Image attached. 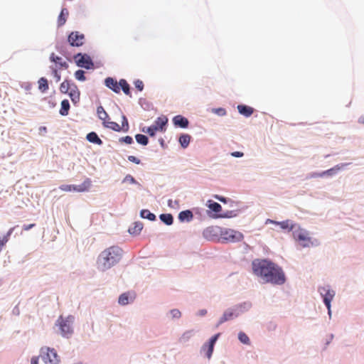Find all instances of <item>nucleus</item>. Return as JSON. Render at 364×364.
Instances as JSON below:
<instances>
[{
    "instance_id": "nucleus-1",
    "label": "nucleus",
    "mask_w": 364,
    "mask_h": 364,
    "mask_svg": "<svg viewBox=\"0 0 364 364\" xmlns=\"http://www.w3.org/2000/svg\"><path fill=\"white\" fill-rule=\"evenodd\" d=\"M254 275L264 284L281 286L286 283L287 277L282 267L269 258H256L251 262Z\"/></svg>"
},
{
    "instance_id": "nucleus-2",
    "label": "nucleus",
    "mask_w": 364,
    "mask_h": 364,
    "mask_svg": "<svg viewBox=\"0 0 364 364\" xmlns=\"http://www.w3.org/2000/svg\"><path fill=\"white\" fill-rule=\"evenodd\" d=\"M122 252V249L118 246H112L102 252L97 259L99 268L102 271L110 269L119 262Z\"/></svg>"
},
{
    "instance_id": "nucleus-3",
    "label": "nucleus",
    "mask_w": 364,
    "mask_h": 364,
    "mask_svg": "<svg viewBox=\"0 0 364 364\" xmlns=\"http://www.w3.org/2000/svg\"><path fill=\"white\" fill-rule=\"evenodd\" d=\"M252 303L246 301L237 304L224 311L223 315L217 322L215 327L218 328L225 322L233 320L240 316L243 313L248 311L252 308Z\"/></svg>"
},
{
    "instance_id": "nucleus-4",
    "label": "nucleus",
    "mask_w": 364,
    "mask_h": 364,
    "mask_svg": "<svg viewBox=\"0 0 364 364\" xmlns=\"http://www.w3.org/2000/svg\"><path fill=\"white\" fill-rule=\"evenodd\" d=\"M75 321V316L68 315L67 317L60 316L55 321V325L58 327L60 334L62 337L70 338L73 333V323Z\"/></svg>"
},
{
    "instance_id": "nucleus-5",
    "label": "nucleus",
    "mask_w": 364,
    "mask_h": 364,
    "mask_svg": "<svg viewBox=\"0 0 364 364\" xmlns=\"http://www.w3.org/2000/svg\"><path fill=\"white\" fill-rule=\"evenodd\" d=\"M294 239L297 241L302 247H318L320 242L318 239L309 235V231L298 226L297 231L294 232Z\"/></svg>"
},
{
    "instance_id": "nucleus-6",
    "label": "nucleus",
    "mask_w": 364,
    "mask_h": 364,
    "mask_svg": "<svg viewBox=\"0 0 364 364\" xmlns=\"http://www.w3.org/2000/svg\"><path fill=\"white\" fill-rule=\"evenodd\" d=\"M40 356L45 364H59L60 358L57 350L50 347L43 346L40 349Z\"/></svg>"
},
{
    "instance_id": "nucleus-7",
    "label": "nucleus",
    "mask_w": 364,
    "mask_h": 364,
    "mask_svg": "<svg viewBox=\"0 0 364 364\" xmlns=\"http://www.w3.org/2000/svg\"><path fill=\"white\" fill-rule=\"evenodd\" d=\"M244 235L240 231L234 229L223 228L220 242L221 243H235L242 241Z\"/></svg>"
},
{
    "instance_id": "nucleus-8",
    "label": "nucleus",
    "mask_w": 364,
    "mask_h": 364,
    "mask_svg": "<svg viewBox=\"0 0 364 364\" xmlns=\"http://www.w3.org/2000/svg\"><path fill=\"white\" fill-rule=\"evenodd\" d=\"M92 186V181L87 178L82 183L76 184H61L59 189L66 192L84 193L87 192Z\"/></svg>"
},
{
    "instance_id": "nucleus-9",
    "label": "nucleus",
    "mask_w": 364,
    "mask_h": 364,
    "mask_svg": "<svg viewBox=\"0 0 364 364\" xmlns=\"http://www.w3.org/2000/svg\"><path fill=\"white\" fill-rule=\"evenodd\" d=\"M76 65L86 70H95V63L90 55L86 53L79 52L74 55Z\"/></svg>"
},
{
    "instance_id": "nucleus-10",
    "label": "nucleus",
    "mask_w": 364,
    "mask_h": 364,
    "mask_svg": "<svg viewBox=\"0 0 364 364\" xmlns=\"http://www.w3.org/2000/svg\"><path fill=\"white\" fill-rule=\"evenodd\" d=\"M205 205L208 208L206 210V214L210 218L221 219L223 211L222 205L219 203L209 199L206 201Z\"/></svg>"
},
{
    "instance_id": "nucleus-11",
    "label": "nucleus",
    "mask_w": 364,
    "mask_h": 364,
    "mask_svg": "<svg viewBox=\"0 0 364 364\" xmlns=\"http://www.w3.org/2000/svg\"><path fill=\"white\" fill-rule=\"evenodd\" d=\"M222 227L220 226H210L206 228L203 231V237L209 241H220V236L222 232Z\"/></svg>"
},
{
    "instance_id": "nucleus-12",
    "label": "nucleus",
    "mask_w": 364,
    "mask_h": 364,
    "mask_svg": "<svg viewBox=\"0 0 364 364\" xmlns=\"http://www.w3.org/2000/svg\"><path fill=\"white\" fill-rule=\"evenodd\" d=\"M85 36L77 31L70 32L67 36V41L72 47H80L85 44Z\"/></svg>"
},
{
    "instance_id": "nucleus-13",
    "label": "nucleus",
    "mask_w": 364,
    "mask_h": 364,
    "mask_svg": "<svg viewBox=\"0 0 364 364\" xmlns=\"http://www.w3.org/2000/svg\"><path fill=\"white\" fill-rule=\"evenodd\" d=\"M318 292L322 299L323 304L330 306L336 295V291L331 288L330 285L318 287Z\"/></svg>"
},
{
    "instance_id": "nucleus-14",
    "label": "nucleus",
    "mask_w": 364,
    "mask_h": 364,
    "mask_svg": "<svg viewBox=\"0 0 364 364\" xmlns=\"http://www.w3.org/2000/svg\"><path fill=\"white\" fill-rule=\"evenodd\" d=\"M70 87L68 93V95L70 97L73 104L75 106H77L80 100V91L78 89L77 85L73 81L69 85Z\"/></svg>"
},
{
    "instance_id": "nucleus-15",
    "label": "nucleus",
    "mask_w": 364,
    "mask_h": 364,
    "mask_svg": "<svg viewBox=\"0 0 364 364\" xmlns=\"http://www.w3.org/2000/svg\"><path fill=\"white\" fill-rule=\"evenodd\" d=\"M136 298V294L133 291L123 292L118 297V304L121 306H125L132 303Z\"/></svg>"
},
{
    "instance_id": "nucleus-16",
    "label": "nucleus",
    "mask_w": 364,
    "mask_h": 364,
    "mask_svg": "<svg viewBox=\"0 0 364 364\" xmlns=\"http://www.w3.org/2000/svg\"><path fill=\"white\" fill-rule=\"evenodd\" d=\"M172 124L175 128L187 129L189 127L190 122L183 115L177 114L172 118Z\"/></svg>"
},
{
    "instance_id": "nucleus-17",
    "label": "nucleus",
    "mask_w": 364,
    "mask_h": 364,
    "mask_svg": "<svg viewBox=\"0 0 364 364\" xmlns=\"http://www.w3.org/2000/svg\"><path fill=\"white\" fill-rule=\"evenodd\" d=\"M277 225L279 226V228L284 231L292 232L293 235L294 231H297L298 226H300L299 224L293 222L291 220L279 221L277 223Z\"/></svg>"
},
{
    "instance_id": "nucleus-18",
    "label": "nucleus",
    "mask_w": 364,
    "mask_h": 364,
    "mask_svg": "<svg viewBox=\"0 0 364 364\" xmlns=\"http://www.w3.org/2000/svg\"><path fill=\"white\" fill-rule=\"evenodd\" d=\"M168 119L166 116L162 115L158 117L153 123L156 129V132H165L168 127Z\"/></svg>"
},
{
    "instance_id": "nucleus-19",
    "label": "nucleus",
    "mask_w": 364,
    "mask_h": 364,
    "mask_svg": "<svg viewBox=\"0 0 364 364\" xmlns=\"http://www.w3.org/2000/svg\"><path fill=\"white\" fill-rule=\"evenodd\" d=\"M104 85L114 93H120V88H119V82H117L115 77H107L104 80Z\"/></svg>"
},
{
    "instance_id": "nucleus-20",
    "label": "nucleus",
    "mask_w": 364,
    "mask_h": 364,
    "mask_svg": "<svg viewBox=\"0 0 364 364\" xmlns=\"http://www.w3.org/2000/svg\"><path fill=\"white\" fill-rule=\"evenodd\" d=\"M193 213L191 209H186L181 211L178 215V220L180 223H190L193 219Z\"/></svg>"
},
{
    "instance_id": "nucleus-21",
    "label": "nucleus",
    "mask_w": 364,
    "mask_h": 364,
    "mask_svg": "<svg viewBox=\"0 0 364 364\" xmlns=\"http://www.w3.org/2000/svg\"><path fill=\"white\" fill-rule=\"evenodd\" d=\"M49 60L51 63H55L56 65H58L61 69H68L69 67V65L66 61L63 60L61 57L55 55L54 53H52L50 55Z\"/></svg>"
},
{
    "instance_id": "nucleus-22",
    "label": "nucleus",
    "mask_w": 364,
    "mask_h": 364,
    "mask_svg": "<svg viewBox=\"0 0 364 364\" xmlns=\"http://www.w3.org/2000/svg\"><path fill=\"white\" fill-rule=\"evenodd\" d=\"M237 111L240 114L245 117H250L254 112L255 109L245 104H239L237 106Z\"/></svg>"
},
{
    "instance_id": "nucleus-23",
    "label": "nucleus",
    "mask_w": 364,
    "mask_h": 364,
    "mask_svg": "<svg viewBox=\"0 0 364 364\" xmlns=\"http://www.w3.org/2000/svg\"><path fill=\"white\" fill-rule=\"evenodd\" d=\"M144 228V224L141 221L133 223L128 229V232L132 236L139 235Z\"/></svg>"
},
{
    "instance_id": "nucleus-24",
    "label": "nucleus",
    "mask_w": 364,
    "mask_h": 364,
    "mask_svg": "<svg viewBox=\"0 0 364 364\" xmlns=\"http://www.w3.org/2000/svg\"><path fill=\"white\" fill-rule=\"evenodd\" d=\"M192 136L187 133H181L178 136V141L181 147L183 149H186L191 141Z\"/></svg>"
},
{
    "instance_id": "nucleus-25",
    "label": "nucleus",
    "mask_w": 364,
    "mask_h": 364,
    "mask_svg": "<svg viewBox=\"0 0 364 364\" xmlns=\"http://www.w3.org/2000/svg\"><path fill=\"white\" fill-rule=\"evenodd\" d=\"M85 139L90 143L102 146L103 144L102 140L100 138L97 132L92 131L87 134Z\"/></svg>"
},
{
    "instance_id": "nucleus-26",
    "label": "nucleus",
    "mask_w": 364,
    "mask_h": 364,
    "mask_svg": "<svg viewBox=\"0 0 364 364\" xmlns=\"http://www.w3.org/2000/svg\"><path fill=\"white\" fill-rule=\"evenodd\" d=\"M68 16H69V11H68V9L65 7H62L60 12L58 16L57 24H58V28L61 27L65 24Z\"/></svg>"
},
{
    "instance_id": "nucleus-27",
    "label": "nucleus",
    "mask_w": 364,
    "mask_h": 364,
    "mask_svg": "<svg viewBox=\"0 0 364 364\" xmlns=\"http://www.w3.org/2000/svg\"><path fill=\"white\" fill-rule=\"evenodd\" d=\"M102 124L103 127H105L106 129H109L116 132H122L120 125L115 122L110 121V119H107L105 120H103V122H102Z\"/></svg>"
},
{
    "instance_id": "nucleus-28",
    "label": "nucleus",
    "mask_w": 364,
    "mask_h": 364,
    "mask_svg": "<svg viewBox=\"0 0 364 364\" xmlns=\"http://www.w3.org/2000/svg\"><path fill=\"white\" fill-rule=\"evenodd\" d=\"M119 88H120V91L122 90L126 95L130 97H132L131 91L132 87L125 79L122 78L119 80Z\"/></svg>"
},
{
    "instance_id": "nucleus-29",
    "label": "nucleus",
    "mask_w": 364,
    "mask_h": 364,
    "mask_svg": "<svg viewBox=\"0 0 364 364\" xmlns=\"http://www.w3.org/2000/svg\"><path fill=\"white\" fill-rule=\"evenodd\" d=\"M245 208H239L235 210L223 211L221 218H233L237 217Z\"/></svg>"
},
{
    "instance_id": "nucleus-30",
    "label": "nucleus",
    "mask_w": 364,
    "mask_h": 364,
    "mask_svg": "<svg viewBox=\"0 0 364 364\" xmlns=\"http://www.w3.org/2000/svg\"><path fill=\"white\" fill-rule=\"evenodd\" d=\"M139 216L142 219H146L151 222L156 221L157 220L156 215L154 213L151 212L149 209L146 208L141 209L139 211Z\"/></svg>"
},
{
    "instance_id": "nucleus-31",
    "label": "nucleus",
    "mask_w": 364,
    "mask_h": 364,
    "mask_svg": "<svg viewBox=\"0 0 364 364\" xmlns=\"http://www.w3.org/2000/svg\"><path fill=\"white\" fill-rule=\"evenodd\" d=\"M70 109V104L68 99H64L60 102L59 114L62 117L68 116Z\"/></svg>"
},
{
    "instance_id": "nucleus-32",
    "label": "nucleus",
    "mask_w": 364,
    "mask_h": 364,
    "mask_svg": "<svg viewBox=\"0 0 364 364\" xmlns=\"http://www.w3.org/2000/svg\"><path fill=\"white\" fill-rule=\"evenodd\" d=\"M159 218L161 223L168 226L173 225L174 221L173 215L171 213H161Z\"/></svg>"
},
{
    "instance_id": "nucleus-33",
    "label": "nucleus",
    "mask_w": 364,
    "mask_h": 364,
    "mask_svg": "<svg viewBox=\"0 0 364 364\" xmlns=\"http://www.w3.org/2000/svg\"><path fill=\"white\" fill-rule=\"evenodd\" d=\"M38 90L41 92L45 93L49 89V82L46 77H41L38 80Z\"/></svg>"
},
{
    "instance_id": "nucleus-34",
    "label": "nucleus",
    "mask_w": 364,
    "mask_h": 364,
    "mask_svg": "<svg viewBox=\"0 0 364 364\" xmlns=\"http://www.w3.org/2000/svg\"><path fill=\"white\" fill-rule=\"evenodd\" d=\"M73 82V80L68 77H66L63 82L60 83L59 90L62 94L68 95L70 83Z\"/></svg>"
},
{
    "instance_id": "nucleus-35",
    "label": "nucleus",
    "mask_w": 364,
    "mask_h": 364,
    "mask_svg": "<svg viewBox=\"0 0 364 364\" xmlns=\"http://www.w3.org/2000/svg\"><path fill=\"white\" fill-rule=\"evenodd\" d=\"M134 138L136 141L141 146H146L149 143V136L145 134H135Z\"/></svg>"
},
{
    "instance_id": "nucleus-36",
    "label": "nucleus",
    "mask_w": 364,
    "mask_h": 364,
    "mask_svg": "<svg viewBox=\"0 0 364 364\" xmlns=\"http://www.w3.org/2000/svg\"><path fill=\"white\" fill-rule=\"evenodd\" d=\"M139 129L141 132L147 134L150 137H154L156 134V129L152 124L149 127H140Z\"/></svg>"
},
{
    "instance_id": "nucleus-37",
    "label": "nucleus",
    "mask_w": 364,
    "mask_h": 364,
    "mask_svg": "<svg viewBox=\"0 0 364 364\" xmlns=\"http://www.w3.org/2000/svg\"><path fill=\"white\" fill-rule=\"evenodd\" d=\"M200 351L204 352L205 356L208 359H210L213 356L214 348L213 346H209L207 343H204L201 347Z\"/></svg>"
},
{
    "instance_id": "nucleus-38",
    "label": "nucleus",
    "mask_w": 364,
    "mask_h": 364,
    "mask_svg": "<svg viewBox=\"0 0 364 364\" xmlns=\"http://www.w3.org/2000/svg\"><path fill=\"white\" fill-rule=\"evenodd\" d=\"M237 339L239 340V341L241 343H242L244 345L249 346V345L251 344V341H250V339L249 336L244 331H240L238 333V334H237Z\"/></svg>"
},
{
    "instance_id": "nucleus-39",
    "label": "nucleus",
    "mask_w": 364,
    "mask_h": 364,
    "mask_svg": "<svg viewBox=\"0 0 364 364\" xmlns=\"http://www.w3.org/2000/svg\"><path fill=\"white\" fill-rule=\"evenodd\" d=\"M97 114L100 119L102 122L105 119H110V117L107 112L105 110L104 107L102 105H100L97 107Z\"/></svg>"
},
{
    "instance_id": "nucleus-40",
    "label": "nucleus",
    "mask_w": 364,
    "mask_h": 364,
    "mask_svg": "<svg viewBox=\"0 0 364 364\" xmlns=\"http://www.w3.org/2000/svg\"><path fill=\"white\" fill-rule=\"evenodd\" d=\"M139 105L141 107L146 111L150 110L153 107L151 102L147 101L145 98L140 97L139 99Z\"/></svg>"
},
{
    "instance_id": "nucleus-41",
    "label": "nucleus",
    "mask_w": 364,
    "mask_h": 364,
    "mask_svg": "<svg viewBox=\"0 0 364 364\" xmlns=\"http://www.w3.org/2000/svg\"><path fill=\"white\" fill-rule=\"evenodd\" d=\"M193 336V330H188L185 331L179 338V343H186Z\"/></svg>"
},
{
    "instance_id": "nucleus-42",
    "label": "nucleus",
    "mask_w": 364,
    "mask_h": 364,
    "mask_svg": "<svg viewBox=\"0 0 364 364\" xmlns=\"http://www.w3.org/2000/svg\"><path fill=\"white\" fill-rule=\"evenodd\" d=\"M75 78L80 82H85L87 80L85 76V71L82 69H78L74 73Z\"/></svg>"
},
{
    "instance_id": "nucleus-43",
    "label": "nucleus",
    "mask_w": 364,
    "mask_h": 364,
    "mask_svg": "<svg viewBox=\"0 0 364 364\" xmlns=\"http://www.w3.org/2000/svg\"><path fill=\"white\" fill-rule=\"evenodd\" d=\"M121 117H122V125H120V127L122 129V132L127 133L129 130V123L128 119L126 117V115L124 114H122Z\"/></svg>"
},
{
    "instance_id": "nucleus-44",
    "label": "nucleus",
    "mask_w": 364,
    "mask_h": 364,
    "mask_svg": "<svg viewBox=\"0 0 364 364\" xmlns=\"http://www.w3.org/2000/svg\"><path fill=\"white\" fill-rule=\"evenodd\" d=\"M18 226L16 225V226H14L11 228H10L7 232L3 236V237H0V241L3 242V244L6 245V242L9 241L11 235H12V233L14 232V230L18 228Z\"/></svg>"
},
{
    "instance_id": "nucleus-45",
    "label": "nucleus",
    "mask_w": 364,
    "mask_h": 364,
    "mask_svg": "<svg viewBox=\"0 0 364 364\" xmlns=\"http://www.w3.org/2000/svg\"><path fill=\"white\" fill-rule=\"evenodd\" d=\"M122 183H129L131 184L137 185L139 187L141 186V185L131 174H127L123 178Z\"/></svg>"
},
{
    "instance_id": "nucleus-46",
    "label": "nucleus",
    "mask_w": 364,
    "mask_h": 364,
    "mask_svg": "<svg viewBox=\"0 0 364 364\" xmlns=\"http://www.w3.org/2000/svg\"><path fill=\"white\" fill-rule=\"evenodd\" d=\"M221 336V333H215L214 335H213L206 342H205V343H207L208 345L209 346H213V348L215 347V345L216 343V342L218 341V340L219 339V338Z\"/></svg>"
},
{
    "instance_id": "nucleus-47",
    "label": "nucleus",
    "mask_w": 364,
    "mask_h": 364,
    "mask_svg": "<svg viewBox=\"0 0 364 364\" xmlns=\"http://www.w3.org/2000/svg\"><path fill=\"white\" fill-rule=\"evenodd\" d=\"M351 163H341L333 166L332 168L334 170L333 172L335 175H336L339 171L344 170Z\"/></svg>"
},
{
    "instance_id": "nucleus-48",
    "label": "nucleus",
    "mask_w": 364,
    "mask_h": 364,
    "mask_svg": "<svg viewBox=\"0 0 364 364\" xmlns=\"http://www.w3.org/2000/svg\"><path fill=\"white\" fill-rule=\"evenodd\" d=\"M50 68L51 69L52 75L55 80V82H58L60 81L61 80V74L59 71V70L57 68H55L53 66H50Z\"/></svg>"
},
{
    "instance_id": "nucleus-49",
    "label": "nucleus",
    "mask_w": 364,
    "mask_h": 364,
    "mask_svg": "<svg viewBox=\"0 0 364 364\" xmlns=\"http://www.w3.org/2000/svg\"><path fill=\"white\" fill-rule=\"evenodd\" d=\"M119 142L121 144L131 145V144H134V139L131 136L127 135V136L120 137L119 139Z\"/></svg>"
},
{
    "instance_id": "nucleus-50",
    "label": "nucleus",
    "mask_w": 364,
    "mask_h": 364,
    "mask_svg": "<svg viewBox=\"0 0 364 364\" xmlns=\"http://www.w3.org/2000/svg\"><path fill=\"white\" fill-rule=\"evenodd\" d=\"M172 319H178L181 317V312L178 309H171L168 312Z\"/></svg>"
},
{
    "instance_id": "nucleus-51",
    "label": "nucleus",
    "mask_w": 364,
    "mask_h": 364,
    "mask_svg": "<svg viewBox=\"0 0 364 364\" xmlns=\"http://www.w3.org/2000/svg\"><path fill=\"white\" fill-rule=\"evenodd\" d=\"M211 112L218 116L223 117L227 114V111L223 107L213 108Z\"/></svg>"
},
{
    "instance_id": "nucleus-52",
    "label": "nucleus",
    "mask_w": 364,
    "mask_h": 364,
    "mask_svg": "<svg viewBox=\"0 0 364 364\" xmlns=\"http://www.w3.org/2000/svg\"><path fill=\"white\" fill-rule=\"evenodd\" d=\"M55 49L59 53H60L63 56H66L67 50L63 43H57L55 44Z\"/></svg>"
},
{
    "instance_id": "nucleus-53",
    "label": "nucleus",
    "mask_w": 364,
    "mask_h": 364,
    "mask_svg": "<svg viewBox=\"0 0 364 364\" xmlns=\"http://www.w3.org/2000/svg\"><path fill=\"white\" fill-rule=\"evenodd\" d=\"M213 197L216 199L217 200L223 203V204H228V202L230 201V198H228V197H225V196H221V195H218V194H214L213 196Z\"/></svg>"
},
{
    "instance_id": "nucleus-54",
    "label": "nucleus",
    "mask_w": 364,
    "mask_h": 364,
    "mask_svg": "<svg viewBox=\"0 0 364 364\" xmlns=\"http://www.w3.org/2000/svg\"><path fill=\"white\" fill-rule=\"evenodd\" d=\"M133 84H134L135 88L138 91H139V92L143 91V90L144 88V84L142 80H141L139 79L134 80L133 82Z\"/></svg>"
},
{
    "instance_id": "nucleus-55",
    "label": "nucleus",
    "mask_w": 364,
    "mask_h": 364,
    "mask_svg": "<svg viewBox=\"0 0 364 364\" xmlns=\"http://www.w3.org/2000/svg\"><path fill=\"white\" fill-rule=\"evenodd\" d=\"M333 171L334 170H333V168H331L327 170L321 171L322 172V178H328V177H332V176H335Z\"/></svg>"
},
{
    "instance_id": "nucleus-56",
    "label": "nucleus",
    "mask_w": 364,
    "mask_h": 364,
    "mask_svg": "<svg viewBox=\"0 0 364 364\" xmlns=\"http://www.w3.org/2000/svg\"><path fill=\"white\" fill-rule=\"evenodd\" d=\"M42 100H44V101H47L48 102V106L50 109H53L54 107H55L57 103L54 100H50L49 97H45L42 99Z\"/></svg>"
},
{
    "instance_id": "nucleus-57",
    "label": "nucleus",
    "mask_w": 364,
    "mask_h": 364,
    "mask_svg": "<svg viewBox=\"0 0 364 364\" xmlns=\"http://www.w3.org/2000/svg\"><path fill=\"white\" fill-rule=\"evenodd\" d=\"M322 178V172H311L308 174L307 178Z\"/></svg>"
},
{
    "instance_id": "nucleus-58",
    "label": "nucleus",
    "mask_w": 364,
    "mask_h": 364,
    "mask_svg": "<svg viewBox=\"0 0 364 364\" xmlns=\"http://www.w3.org/2000/svg\"><path fill=\"white\" fill-rule=\"evenodd\" d=\"M127 159L129 160V161L137 165L141 163V160L135 156H128Z\"/></svg>"
},
{
    "instance_id": "nucleus-59",
    "label": "nucleus",
    "mask_w": 364,
    "mask_h": 364,
    "mask_svg": "<svg viewBox=\"0 0 364 364\" xmlns=\"http://www.w3.org/2000/svg\"><path fill=\"white\" fill-rule=\"evenodd\" d=\"M241 203H242L240 201H235L230 198V201L228 202V204L229 205L230 208H234L235 207H237V208H241L240 205Z\"/></svg>"
},
{
    "instance_id": "nucleus-60",
    "label": "nucleus",
    "mask_w": 364,
    "mask_h": 364,
    "mask_svg": "<svg viewBox=\"0 0 364 364\" xmlns=\"http://www.w3.org/2000/svg\"><path fill=\"white\" fill-rule=\"evenodd\" d=\"M21 87L26 91H29L32 89L33 85L31 82H26L21 84Z\"/></svg>"
},
{
    "instance_id": "nucleus-61",
    "label": "nucleus",
    "mask_w": 364,
    "mask_h": 364,
    "mask_svg": "<svg viewBox=\"0 0 364 364\" xmlns=\"http://www.w3.org/2000/svg\"><path fill=\"white\" fill-rule=\"evenodd\" d=\"M333 338L334 335L333 333L328 335V337L326 339L323 350H325L327 348V346L331 343Z\"/></svg>"
},
{
    "instance_id": "nucleus-62",
    "label": "nucleus",
    "mask_w": 364,
    "mask_h": 364,
    "mask_svg": "<svg viewBox=\"0 0 364 364\" xmlns=\"http://www.w3.org/2000/svg\"><path fill=\"white\" fill-rule=\"evenodd\" d=\"M230 155L235 158H241L244 156V153L240 151H235L230 153Z\"/></svg>"
},
{
    "instance_id": "nucleus-63",
    "label": "nucleus",
    "mask_w": 364,
    "mask_h": 364,
    "mask_svg": "<svg viewBox=\"0 0 364 364\" xmlns=\"http://www.w3.org/2000/svg\"><path fill=\"white\" fill-rule=\"evenodd\" d=\"M48 132V129L46 126H41L38 128V134L44 136Z\"/></svg>"
},
{
    "instance_id": "nucleus-64",
    "label": "nucleus",
    "mask_w": 364,
    "mask_h": 364,
    "mask_svg": "<svg viewBox=\"0 0 364 364\" xmlns=\"http://www.w3.org/2000/svg\"><path fill=\"white\" fill-rule=\"evenodd\" d=\"M39 357H41L40 355L38 356H32L31 358V364H38Z\"/></svg>"
}]
</instances>
